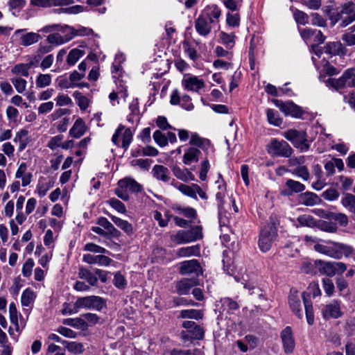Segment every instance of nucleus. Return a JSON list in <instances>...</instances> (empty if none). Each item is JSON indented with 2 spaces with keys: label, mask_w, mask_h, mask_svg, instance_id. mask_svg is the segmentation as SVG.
<instances>
[{
  "label": "nucleus",
  "mask_w": 355,
  "mask_h": 355,
  "mask_svg": "<svg viewBox=\"0 0 355 355\" xmlns=\"http://www.w3.org/2000/svg\"><path fill=\"white\" fill-rule=\"evenodd\" d=\"M202 316V313L200 311L196 309L182 310L180 313V317L182 318H193L198 320L201 319Z\"/></svg>",
  "instance_id": "obj_43"
},
{
  "label": "nucleus",
  "mask_w": 355,
  "mask_h": 355,
  "mask_svg": "<svg viewBox=\"0 0 355 355\" xmlns=\"http://www.w3.org/2000/svg\"><path fill=\"white\" fill-rule=\"evenodd\" d=\"M288 304L292 311L298 318L302 319L303 318V311L301 305L300 297L296 291L291 293L288 297Z\"/></svg>",
  "instance_id": "obj_19"
},
{
  "label": "nucleus",
  "mask_w": 355,
  "mask_h": 355,
  "mask_svg": "<svg viewBox=\"0 0 355 355\" xmlns=\"http://www.w3.org/2000/svg\"><path fill=\"white\" fill-rule=\"evenodd\" d=\"M52 76L50 74L40 73L36 78L35 84L36 87L39 88H43L48 87L51 85Z\"/></svg>",
  "instance_id": "obj_42"
},
{
  "label": "nucleus",
  "mask_w": 355,
  "mask_h": 355,
  "mask_svg": "<svg viewBox=\"0 0 355 355\" xmlns=\"http://www.w3.org/2000/svg\"><path fill=\"white\" fill-rule=\"evenodd\" d=\"M176 254L180 257L198 256L200 254V248L198 245L181 248L177 251Z\"/></svg>",
  "instance_id": "obj_34"
},
{
  "label": "nucleus",
  "mask_w": 355,
  "mask_h": 355,
  "mask_svg": "<svg viewBox=\"0 0 355 355\" xmlns=\"http://www.w3.org/2000/svg\"><path fill=\"white\" fill-rule=\"evenodd\" d=\"M65 30H67L69 35H71V40L76 36H88L94 33L92 29L84 26H80L77 29L66 26Z\"/></svg>",
  "instance_id": "obj_32"
},
{
  "label": "nucleus",
  "mask_w": 355,
  "mask_h": 355,
  "mask_svg": "<svg viewBox=\"0 0 355 355\" xmlns=\"http://www.w3.org/2000/svg\"><path fill=\"white\" fill-rule=\"evenodd\" d=\"M107 203L119 213L123 214L126 211L124 204L118 199L111 198L107 200Z\"/></svg>",
  "instance_id": "obj_62"
},
{
  "label": "nucleus",
  "mask_w": 355,
  "mask_h": 355,
  "mask_svg": "<svg viewBox=\"0 0 355 355\" xmlns=\"http://www.w3.org/2000/svg\"><path fill=\"white\" fill-rule=\"evenodd\" d=\"M198 284L196 278H183L176 283V290L180 295H187L190 289Z\"/></svg>",
  "instance_id": "obj_22"
},
{
  "label": "nucleus",
  "mask_w": 355,
  "mask_h": 355,
  "mask_svg": "<svg viewBox=\"0 0 355 355\" xmlns=\"http://www.w3.org/2000/svg\"><path fill=\"white\" fill-rule=\"evenodd\" d=\"M98 224L104 227L107 233L115 236L117 233L116 229L114 227V225L106 218L104 217H101L98 220Z\"/></svg>",
  "instance_id": "obj_47"
},
{
  "label": "nucleus",
  "mask_w": 355,
  "mask_h": 355,
  "mask_svg": "<svg viewBox=\"0 0 355 355\" xmlns=\"http://www.w3.org/2000/svg\"><path fill=\"white\" fill-rule=\"evenodd\" d=\"M327 83L336 90L345 87H355V69H347L340 78H329Z\"/></svg>",
  "instance_id": "obj_6"
},
{
  "label": "nucleus",
  "mask_w": 355,
  "mask_h": 355,
  "mask_svg": "<svg viewBox=\"0 0 355 355\" xmlns=\"http://www.w3.org/2000/svg\"><path fill=\"white\" fill-rule=\"evenodd\" d=\"M268 153L272 157H290L293 153V148L284 140L272 139L267 145Z\"/></svg>",
  "instance_id": "obj_8"
},
{
  "label": "nucleus",
  "mask_w": 355,
  "mask_h": 355,
  "mask_svg": "<svg viewBox=\"0 0 355 355\" xmlns=\"http://www.w3.org/2000/svg\"><path fill=\"white\" fill-rule=\"evenodd\" d=\"M182 84L185 89L195 92H198L200 89L205 86L203 80L194 76L184 78L182 80Z\"/></svg>",
  "instance_id": "obj_17"
},
{
  "label": "nucleus",
  "mask_w": 355,
  "mask_h": 355,
  "mask_svg": "<svg viewBox=\"0 0 355 355\" xmlns=\"http://www.w3.org/2000/svg\"><path fill=\"white\" fill-rule=\"evenodd\" d=\"M73 96L77 100L78 105L80 110H85L89 107V99L83 96L80 92H75Z\"/></svg>",
  "instance_id": "obj_52"
},
{
  "label": "nucleus",
  "mask_w": 355,
  "mask_h": 355,
  "mask_svg": "<svg viewBox=\"0 0 355 355\" xmlns=\"http://www.w3.org/2000/svg\"><path fill=\"white\" fill-rule=\"evenodd\" d=\"M290 172L293 175L302 178L304 181H307L310 178V173L308 168L303 164L291 170Z\"/></svg>",
  "instance_id": "obj_41"
},
{
  "label": "nucleus",
  "mask_w": 355,
  "mask_h": 355,
  "mask_svg": "<svg viewBox=\"0 0 355 355\" xmlns=\"http://www.w3.org/2000/svg\"><path fill=\"white\" fill-rule=\"evenodd\" d=\"M267 119L270 124L275 126H280L282 123V119L278 112L272 109H268L266 111Z\"/></svg>",
  "instance_id": "obj_39"
},
{
  "label": "nucleus",
  "mask_w": 355,
  "mask_h": 355,
  "mask_svg": "<svg viewBox=\"0 0 355 355\" xmlns=\"http://www.w3.org/2000/svg\"><path fill=\"white\" fill-rule=\"evenodd\" d=\"M243 0H224V6L232 11L239 10L241 7Z\"/></svg>",
  "instance_id": "obj_61"
},
{
  "label": "nucleus",
  "mask_w": 355,
  "mask_h": 355,
  "mask_svg": "<svg viewBox=\"0 0 355 355\" xmlns=\"http://www.w3.org/2000/svg\"><path fill=\"white\" fill-rule=\"evenodd\" d=\"M132 137L131 129L119 124L112 137V142L114 145L126 150L132 141Z\"/></svg>",
  "instance_id": "obj_4"
},
{
  "label": "nucleus",
  "mask_w": 355,
  "mask_h": 355,
  "mask_svg": "<svg viewBox=\"0 0 355 355\" xmlns=\"http://www.w3.org/2000/svg\"><path fill=\"white\" fill-rule=\"evenodd\" d=\"M182 334L184 340H202L204 338L205 331L197 324L192 329L182 331Z\"/></svg>",
  "instance_id": "obj_25"
},
{
  "label": "nucleus",
  "mask_w": 355,
  "mask_h": 355,
  "mask_svg": "<svg viewBox=\"0 0 355 355\" xmlns=\"http://www.w3.org/2000/svg\"><path fill=\"white\" fill-rule=\"evenodd\" d=\"M63 139L64 137L62 135L54 136L50 139L47 144V146L53 150L59 147L62 148Z\"/></svg>",
  "instance_id": "obj_57"
},
{
  "label": "nucleus",
  "mask_w": 355,
  "mask_h": 355,
  "mask_svg": "<svg viewBox=\"0 0 355 355\" xmlns=\"http://www.w3.org/2000/svg\"><path fill=\"white\" fill-rule=\"evenodd\" d=\"M36 297L35 292L31 288H26L22 293L21 302L22 306H29L32 304Z\"/></svg>",
  "instance_id": "obj_37"
},
{
  "label": "nucleus",
  "mask_w": 355,
  "mask_h": 355,
  "mask_svg": "<svg viewBox=\"0 0 355 355\" xmlns=\"http://www.w3.org/2000/svg\"><path fill=\"white\" fill-rule=\"evenodd\" d=\"M284 352L286 354H292L295 347V342L291 327H285L280 334Z\"/></svg>",
  "instance_id": "obj_14"
},
{
  "label": "nucleus",
  "mask_w": 355,
  "mask_h": 355,
  "mask_svg": "<svg viewBox=\"0 0 355 355\" xmlns=\"http://www.w3.org/2000/svg\"><path fill=\"white\" fill-rule=\"evenodd\" d=\"M200 148H198L196 146L191 145L186 148L184 149V153L182 157V162L185 165H190L192 163H197L202 155Z\"/></svg>",
  "instance_id": "obj_16"
},
{
  "label": "nucleus",
  "mask_w": 355,
  "mask_h": 355,
  "mask_svg": "<svg viewBox=\"0 0 355 355\" xmlns=\"http://www.w3.org/2000/svg\"><path fill=\"white\" fill-rule=\"evenodd\" d=\"M62 344L64 345L65 348L73 354H80L84 350V346L80 343L75 341H62Z\"/></svg>",
  "instance_id": "obj_35"
},
{
  "label": "nucleus",
  "mask_w": 355,
  "mask_h": 355,
  "mask_svg": "<svg viewBox=\"0 0 355 355\" xmlns=\"http://www.w3.org/2000/svg\"><path fill=\"white\" fill-rule=\"evenodd\" d=\"M297 221L302 226L313 227L315 225V221L313 216L306 214L300 216L297 218Z\"/></svg>",
  "instance_id": "obj_59"
},
{
  "label": "nucleus",
  "mask_w": 355,
  "mask_h": 355,
  "mask_svg": "<svg viewBox=\"0 0 355 355\" xmlns=\"http://www.w3.org/2000/svg\"><path fill=\"white\" fill-rule=\"evenodd\" d=\"M345 15H350L352 19H355V4L354 3H345L340 7V10L331 13L330 19L333 25L339 21L340 18Z\"/></svg>",
  "instance_id": "obj_13"
},
{
  "label": "nucleus",
  "mask_w": 355,
  "mask_h": 355,
  "mask_svg": "<svg viewBox=\"0 0 355 355\" xmlns=\"http://www.w3.org/2000/svg\"><path fill=\"white\" fill-rule=\"evenodd\" d=\"M32 5L48 8L52 6H69L74 3L73 0H31Z\"/></svg>",
  "instance_id": "obj_21"
},
{
  "label": "nucleus",
  "mask_w": 355,
  "mask_h": 355,
  "mask_svg": "<svg viewBox=\"0 0 355 355\" xmlns=\"http://www.w3.org/2000/svg\"><path fill=\"white\" fill-rule=\"evenodd\" d=\"M227 24L232 27H236L239 26L240 23V16L237 13H230L227 14L226 19Z\"/></svg>",
  "instance_id": "obj_64"
},
{
  "label": "nucleus",
  "mask_w": 355,
  "mask_h": 355,
  "mask_svg": "<svg viewBox=\"0 0 355 355\" xmlns=\"http://www.w3.org/2000/svg\"><path fill=\"white\" fill-rule=\"evenodd\" d=\"M286 186L292 192L298 193L303 191L305 189V186L298 181L293 180H288L286 182Z\"/></svg>",
  "instance_id": "obj_48"
},
{
  "label": "nucleus",
  "mask_w": 355,
  "mask_h": 355,
  "mask_svg": "<svg viewBox=\"0 0 355 355\" xmlns=\"http://www.w3.org/2000/svg\"><path fill=\"white\" fill-rule=\"evenodd\" d=\"M277 236V228L275 223L265 226L260 232L259 247L262 252L268 251Z\"/></svg>",
  "instance_id": "obj_5"
},
{
  "label": "nucleus",
  "mask_w": 355,
  "mask_h": 355,
  "mask_svg": "<svg viewBox=\"0 0 355 355\" xmlns=\"http://www.w3.org/2000/svg\"><path fill=\"white\" fill-rule=\"evenodd\" d=\"M272 102L286 116H291L294 118H301L304 112L302 108L292 101L283 102L274 99Z\"/></svg>",
  "instance_id": "obj_11"
},
{
  "label": "nucleus",
  "mask_w": 355,
  "mask_h": 355,
  "mask_svg": "<svg viewBox=\"0 0 355 355\" xmlns=\"http://www.w3.org/2000/svg\"><path fill=\"white\" fill-rule=\"evenodd\" d=\"M85 55L83 50L78 49H73L71 50L67 58V62L69 65H74L78 60Z\"/></svg>",
  "instance_id": "obj_38"
},
{
  "label": "nucleus",
  "mask_w": 355,
  "mask_h": 355,
  "mask_svg": "<svg viewBox=\"0 0 355 355\" xmlns=\"http://www.w3.org/2000/svg\"><path fill=\"white\" fill-rule=\"evenodd\" d=\"M220 38L222 43L225 45L227 49H232L234 46L235 35L234 34H227L225 32H221Z\"/></svg>",
  "instance_id": "obj_49"
},
{
  "label": "nucleus",
  "mask_w": 355,
  "mask_h": 355,
  "mask_svg": "<svg viewBox=\"0 0 355 355\" xmlns=\"http://www.w3.org/2000/svg\"><path fill=\"white\" fill-rule=\"evenodd\" d=\"M35 263L33 259H28L24 264L23 265L21 269V273L24 277H30L32 274L33 268L34 267Z\"/></svg>",
  "instance_id": "obj_60"
},
{
  "label": "nucleus",
  "mask_w": 355,
  "mask_h": 355,
  "mask_svg": "<svg viewBox=\"0 0 355 355\" xmlns=\"http://www.w3.org/2000/svg\"><path fill=\"white\" fill-rule=\"evenodd\" d=\"M40 39V35L37 33L30 32L21 35L20 44L22 46H28L38 42Z\"/></svg>",
  "instance_id": "obj_31"
},
{
  "label": "nucleus",
  "mask_w": 355,
  "mask_h": 355,
  "mask_svg": "<svg viewBox=\"0 0 355 355\" xmlns=\"http://www.w3.org/2000/svg\"><path fill=\"white\" fill-rule=\"evenodd\" d=\"M106 305L105 301L99 296L90 295L79 297L75 302L76 309H87L101 311Z\"/></svg>",
  "instance_id": "obj_10"
},
{
  "label": "nucleus",
  "mask_w": 355,
  "mask_h": 355,
  "mask_svg": "<svg viewBox=\"0 0 355 355\" xmlns=\"http://www.w3.org/2000/svg\"><path fill=\"white\" fill-rule=\"evenodd\" d=\"M302 298L304 302L307 322L309 324L311 325L314 322V314L312 303L306 299L304 293L302 294Z\"/></svg>",
  "instance_id": "obj_36"
},
{
  "label": "nucleus",
  "mask_w": 355,
  "mask_h": 355,
  "mask_svg": "<svg viewBox=\"0 0 355 355\" xmlns=\"http://www.w3.org/2000/svg\"><path fill=\"white\" fill-rule=\"evenodd\" d=\"M9 313L10 322L15 325L16 331H19V326L18 324L17 310L15 303L12 302L9 304Z\"/></svg>",
  "instance_id": "obj_44"
},
{
  "label": "nucleus",
  "mask_w": 355,
  "mask_h": 355,
  "mask_svg": "<svg viewBox=\"0 0 355 355\" xmlns=\"http://www.w3.org/2000/svg\"><path fill=\"white\" fill-rule=\"evenodd\" d=\"M46 40L48 43L53 46H59L71 40V35H69L67 31L64 32H55L49 34Z\"/></svg>",
  "instance_id": "obj_18"
},
{
  "label": "nucleus",
  "mask_w": 355,
  "mask_h": 355,
  "mask_svg": "<svg viewBox=\"0 0 355 355\" xmlns=\"http://www.w3.org/2000/svg\"><path fill=\"white\" fill-rule=\"evenodd\" d=\"M220 15L221 10L216 5L207 6L195 21L197 33L201 36H207L212 28L218 24Z\"/></svg>",
  "instance_id": "obj_1"
},
{
  "label": "nucleus",
  "mask_w": 355,
  "mask_h": 355,
  "mask_svg": "<svg viewBox=\"0 0 355 355\" xmlns=\"http://www.w3.org/2000/svg\"><path fill=\"white\" fill-rule=\"evenodd\" d=\"M113 284L117 288L123 289L127 285V281L120 272H117L114 274Z\"/></svg>",
  "instance_id": "obj_56"
},
{
  "label": "nucleus",
  "mask_w": 355,
  "mask_h": 355,
  "mask_svg": "<svg viewBox=\"0 0 355 355\" xmlns=\"http://www.w3.org/2000/svg\"><path fill=\"white\" fill-rule=\"evenodd\" d=\"M11 83L18 93L22 94L26 89L27 81L21 78H13Z\"/></svg>",
  "instance_id": "obj_53"
},
{
  "label": "nucleus",
  "mask_w": 355,
  "mask_h": 355,
  "mask_svg": "<svg viewBox=\"0 0 355 355\" xmlns=\"http://www.w3.org/2000/svg\"><path fill=\"white\" fill-rule=\"evenodd\" d=\"M112 220L116 225L125 231L126 233L130 234L132 232V225L128 221L123 220L116 216H112Z\"/></svg>",
  "instance_id": "obj_45"
},
{
  "label": "nucleus",
  "mask_w": 355,
  "mask_h": 355,
  "mask_svg": "<svg viewBox=\"0 0 355 355\" xmlns=\"http://www.w3.org/2000/svg\"><path fill=\"white\" fill-rule=\"evenodd\" d=\"M322 288L328 297H331L334 295L335 291V286L333 281L329 278H323L322 280Z\"/></svg>",
  "instance_id": "obj_46"
},
{
  "label": "nucleus",
  "mask_w": 355,
  "mask_h": 355,
  "mask_svg": "<svg viewBox=\"0 0 355 355\" xmlns=\"http://www.w3.org/2000/svg\"><path fill=\"white\" fill-rule=\"evenodd\" d=\"M86 130L87 127L85 122L81 118H78L70 129L69 135L73 138L78 139L83 136Z\"/></svg>",
  "instance_id": "obj_29"
},
{
  "label": "nucleus",
  "mask_w": 355,
  "mask_h": 355,
  "mask_svg": "<svg viewBox=\"0 0 355 355\" xmlns=\"http://www.w3.org/2000/svg\"><path fill=\"white\" fill-rule=\"evenodd\" d=\"M284 137L290 141L295 148H300L301 151L306 152L309 148L307 143L306 134L304 131H298L295 129H290L285 131Z\"/></svg>",
  "instance_id": "obj_9"
},
{
  "label": "nucleus",
  "mask_w": 355,
  "mask_h": 355,
  "mask_svg": "<svg viewBox=\"0 0 355 355\" xmlns=\"http://www.w3.org/2000/svg\"><path fill=\"white\" fill-rule=\"evenodd\" d=\"M173 175L183 182L193 181L195 180L194 175L187 168H181L178 166L171 168Z\"/></svg>",
  "instance_id": "obj_27"
},
{
  "label": "nucleus",
  "mask_w": 355,
  "mask_h": 355,
  "mask_svg": "<svg viewBox=\"0 0 355 355\" xmlns=\"http://www.w3.org/2000/svg\"><path fill=\"white\" fill-rule=\"evenodd\" d=\"M58 106L62 107L71 105L73 103L71 98L67 94L59 93L54 99Z\"/></svg>",
  "instance_id": "obj_58"
},
{
  "label": "nucleus",
  "mask_w": 355,
  "mask_h": 355,
  "mask_svg": "<svg viewBox=\"0 0 355 355\" xmlns=\"http://www.w3.org/2000/svg\"><path fill=\"white\" fill-rule=\"evenodd\" d=\"M342 205L348 211L355 207V196L351 193H345L341 199Z\"/></svg>",
  "instance_id": "obj_50"
},
{
  "label": "nucleus",
  "mask_w": 355,
  "mask_h": 355,
  "mask_svg": "<svg viewBox=\"0 0 355 355\" xmlns=\"http://www.w3.org/2000/svg\"><path fill=\"white\" fill-rule=\"evenodd\" d=\"M67 25L61 26L60 24H51L42 28L40 31L44 33H54L55 32H64Z\"/></svg>",
  "instance_id": "obj_54"
},
{
  "label": "nucleus",
  "mask_w": 355,
  "mask_h": 355,
  "mask_svg": "<svg viewBox=\"0 0 355 355\" xmlns=\"http://www.w3.org/2000/svg\"><path fill=\"white\" fill-rule=\"evenodd\" d=\"M142 190V186L135 179L125 178L118 182V187L115 189V194L123 200L130 198L129 192L138 193Z\"/></svg>",
  "instance_id": "obj_3"
},
{
  "label": "nucleus",
  "mask_w": 355,
  "mask_h": 355,
  "mask_svg": "<svg viewBox=\"0 0 355 355\" xmlns=\"http://www.w3.org/2000/svg\"><path fill=\"white\" fill-rule=\"evenodd\" d=\"M321 201L320 197L312 192H305L299 196V202L306 206H314Z\"/></svg>",
  "instance_id": "obj_28"
},
{
  "label": "nucleus",
  "mask_w": 355,
  "mask_h": 355,
  "mask_svg": "<svg viewBox=\"0 0 355 355\" xmlns=\"http://www.w3.org/2000/svg\"><path fill=\"white\" fill-rule=\"evenodd\" d=\"M153 177L157 180L168 182L170 180L169 171L163 165H155L152 169Z\"/></svg>",
  "instance_id": "obj_26"
},
{
  "label": "nucleus",
  "mask_w": 355,
  "mask_h": 355,
  "mask_svg": "<svg viewBox=\"0 0 355 355\" xmlns=\"http://www.w3.org/2000/svg\"><path fill=\"white\" fill-rule=\"evenodd\" d=\"M314 265L321 274L329 277H334L335 275L334 261H325L317 259L314 261Z\"/></svg>",
  "instance_id": "obj_23"
},
{
  "label": "nucleus",
  "mask_w": 355,
  "mask_h": 355,
  "mask_svg": "<svg viewBox=\"0 0 355 355\" xmlns=\"http://www.w3.org/2000/svg\"><path fill=\"white\" fill-rule=\"evenodd\" d=\"M324 244L315 243L314 250L322 254L335 259H340L343 257H349L354 252L352 246L345 243L331 241H323Z\"/></svg>",
  "instance_id": "obj_2"
},
{
  "label": "nucleus",
  "mask_w": 355,
  "mask_h": 355,
  "mask_svg": "<svg viewBox=\"0 0 355 355\" xmlns=\"http://www.w3.org/2000/svg\"><path fill=\"white\" fill-rule=\"evenodd\" d=\"M31 64L19 63L15 65L12 68L11 72L13 74L21 75L23 76L27 77L29 75L28 71L31 69Z\"/></svg>",
  "instance_id": "obj_40"
},
{
  "label": "nucleus",
  "mask_w": 355,
  "mask_h": 355,
  "mask_svg": "<svg viewBox=\"0 0 355 355\" xmlns=\"http://www.w3.org/2000/svg\"><path fill=\"white\" fill-rule=\"evenodd\" d=\"M218 191L216 193V198L218 201V209L220 211L223 207V199L225 196L226 187L225 184L218 186Z\"/></svg>",
  "instance_id": "obj_55"
},
{
  "label": "nucleus",
  "mask_w": 355,
  "mask_h": 355,
  "mask_svg": "<svg viewBox=\"0 0 355 355\" xmlns=\"http://www.w3.org/2000/svg\"><path fill=\"white\" fill-rule=\"evenodd\" d=\"M155 142L160 147H165L168 145L167 137L160 130H156L153 135Z\"/></svg>",
  "instance_id": "obj_51"
},
{
  "label": "nucleus",
  "mask_w": 355,
  "mask_h": 355,
  "mask_svg": "<svg viewBox=\"0 0 355 355\" xmlns=\"http://www.w3.org/2000/svg\"><path fill=\"white\" fill-rule=\"evenodd\" d=\"M179 272L182 275H195L198 277L202 272V268L196 259L182 261L180 263Z\"/></svg>",
  "instance_id": "obj_15"
},
{
  "label": "nucleus",
  "mask_w": 355,
  "mask_h": 355,
  "mask_svg": "<svg viewBox=\"0 0 355 355\" xmlns=\"http://www.w3.org/2000/svg\"><path fill=\"white\" fill-rule=\"evenodd\" d=\"M83 261L89 264H98L101 266H107L110 264L112 260L107 256L99 254L92 255L90 254H84Z\"/></svg>",
  "instance_id": "obj_20"
},
{
  "label": "nucleus",
  "mask_w": 355,
  "mask_h": 355,
  "mask_svg": "<svg viewBox=\"0 0 355 355\" xmlns=\"http://www.w3.org/2000/svg\"><path fill=\"white\" fill-rule=\"evenodd\" d=\"M171 185L176 187L182 194L193 199H197L195 187H197L198 184H192L191 185H187L182 183L177 182L173 180L171 182Z\"/></svg>",
  "instance_id": "obj_24"
},
{
  "label": "nucleus",
  "mask_w": 355,
  "mask_h": 355,
  "mask_svg": "<svg viewBox=\"0 0 355 355\" xmlns=\"http://www.w3.org/2000/svg\"><path fill=\"white\" fill-rule=\"evenodd\" d=\"M178 135L181 141H187L189 139L190 145L196 146L202 150H206L211 146L210 141L201 137L197 132H190L186 129H178Z\"/></svg>",
  "instance_id": "obj_7"
},
{
  "label": "nucleus",
  "mask_w": 355,
  "mask_h": 355,
  "mask_svg": "<svg viewBox=\"0 0 355 355\" xmlns=\"http://www.w3.org/2000/svg\"><path fill=\"white\" fill-rule=\"evenodd\" d=\"M324 52L329 55H344L345 48L340 42H332L327 43L324 47Z\"/></svg>",
  "instance_id": "obj_30"
},
{
  "label": "nucleus",
  "mask_w": 355,
  "mask_h": 355,
  "mask_svg": "<svg viewBox=\"0 0 355 355\" xmlns=\"http://www.w3.org/2000/svg\"><path fill=\"white\" fill-rule=\"evenodd\" d=\"M295 20L297 24L305 25L309 23V16L304 12L296 10L293 14Z\"/></svg>",
  "instance_id": "obj_63"
},
{
  "label": "nucleus",
  "mask_w": 355,
  "mask_h": 355,
  "mask_svg": "<svg viewBox=\"0 0 355 355\" xmlns=\"http://www.w3.org/2000/svg\"><path fill=\"white\" fill-rule=\"evenodd\" d=\"M78 277L81 279L87 281L89 285L95 286L98 282V278L90 270L83 267L79 268Z\"/></svg>",
  "instance_id": "obj_33"
},
{
  "label": "nucleus",
  "mask_w": 355,
  "mask_h": 355,
  "mask_svg": "<svg viewBox=\"0 0 355 355\" xmlns=\"http://www.w3.org/2000/svg\"><path fill=\"white\" fill-rule=\"evenodd\" d=\"M322 316L325 320L337 319L340 318L343 313L341 310V302L338 300H334L326 304L322 311Z\"/></svg>",
  "instance_id": "obj_12"
}]
</instances>
